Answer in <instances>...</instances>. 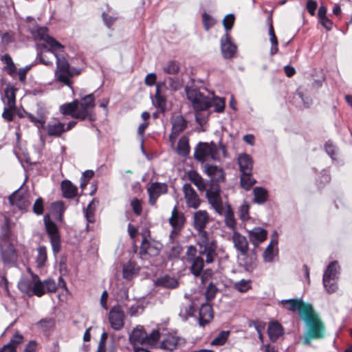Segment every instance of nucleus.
<instances>
[{"label": "nucleus", "mask_w": 352, "mask_h": 352, "mask_svg": "<svg viewBox=\"0 0 352 352\" xmlns=\"http://www.w3.org/2000/svg\"><path fill=\"white\" fill-rule=\"evenodd\" d=\"M202 166L204 173L210 178L206 197L215 212L219 214H222L224 209L221 196V186L219 183L225 182L226 173L222 168L217 165L205 164Z\"/></svg>", "instance_id": "nucleus-1"}, {"label": "nucleus", "mask_w": 352, "mask_h": 352, "mask_svg": "<svg viewBox=\"0 0 352 352\" xmlns=\"http://www.w3.org/2000/svg\"><path fill=\"white\" fill-rule=\"evenodd\" d=\"M185 93L196 112L206 111L212 105L210 98L200 92L192 78L185 86Z\"/></svg>", "instance_id": "nucleus-2"}, {"label": "nucleus", "mask_w": 352, "mask_h": 352, "mask_svg": "<svg viewBox=\"0 0 352 352\" xmlns=\"http://www.w3.org/2000/svg\"><path fill=\"white\" fill-rule=\"evenodd\" d=\"M60 112L65 116H69L75 119L85 120L88 116V95L80 100L75 99L72 102L60 105Z\"/></svg>", "instance_id": "nucleus-3"}, {"label": "nucleus", "mask_w": 352, "mask_h": 352, "mask_svg": "<svg viewBox=\"0 0 352 352\" xmlns=\"http://www.w3.org/2000/svg\"><path fill=\"white\" fill-rule=\"evenodd\" d=\"M197 245L199 248L197 252L201 256H206V263L207 264L214 263L218 256L217 243L216 240L210 239L207 231L201 233L197 241Z\"/></svg>", "instance_id": "nucleus-4"}, {"label": "nucleus", "mask_w": 352, "mask_h": 352, "mask_svg": "<svg viewBox=\"0 0 352 352\" xmlns=\"http://www.w3.org/2000/svg\"><path fill=\"white\" fill-rule=\"evenodd\" d=\"M208 157L214 161H219V149L215 142H199L195 148L194 158L204 164Z\"/></svg>", "instance_id": "nucleus-5"}, {"label": "nucleus", "mask_w": 352, "mask_h": 352, "mask_svg": "<svg viewBox=\"0 0 352 352\" xmlns=\"http://www.w3.org/2000/svg\"><path fill=\"white\" fill-rule=\"evenodd\" d=\"M307 314L302 318L308 327L307 336L311 339H318L323 338L324 327L322 322L315 314L314 309L305 311Z\"/></svg>", "instance_id": "nucleus-6"}, {"label": "nucleus", "mask_w": 352, "mask_h": 352, "mask_svg": "<svg viewBox=\"0 0 352 352\" xmlns=\"http://www.w3.org/2000/svg\"><path fill=\"white\" fill-rule=\"evenodd\" d=\"M186 261L190 264V272L195 276L199 277L204 267V260L199 254H197V249L190 245L188 247L186 252Z\"/></svg>", "instance_id": "nucleus-7"}, {"label": "nucleus", "mask_w": 352, "mask_h": 352, "mask_svg": "<svg viewBox=\"0 0 352 352\" xmlns=\"http://www.w3.org/2000/svg\"><path fill=\"white\" fill-rule=\"evenodd\" d=\"M44 221L45 230L50 238L53 253L54 255H56L61 250V240L59 230L56 224L49 217H45Z\"/></svg>", "instance_id": "nucleus-8"}, {"label": "nucleus", "mask_w": 352, "mask_h": 352, "mask_svg": "<svg viewBox=\"0 0 352 352\" xmlns=\"http://www.w3.org/2000/svg\"><path fill=\"white\" fill-rule=\"evenodd\" d=\"M125 318L124 311L119 304L113 306L108 314L110 326L115 331H120L124 327Z\"/></svg>", "instance_id": "nucleus-9"}, {"label": "nucleus", "mask_w": 352, "mask_h": 352, "mask_svg": "<svg viewBox=\"0 0 352 352\" xmlns=\"http://www.w3.org/2000/svg\"><path fill=\"white\" fill-rule=\"evenodd\" d=\"M55 57L56 58V79L58 81L68 85L70 83V77H72L69 64L65 58H60L58 54H56Z\"/></svg>", "instance_id": "nucleus-10"}, {"label": "nucleus", "mask_w": 352, "mask_h": 352, "mask_svg": "<svg viewBox=\"0 0 352 352\" xmlns=\"http://www.w3.org/2000/svg\"><path fill=\"white\" fill-rule=\"evenodd\" d=\"M285 307V308L292 312H298L301 318H303L305 314V311L309 309L311 310L313 307L310 304H305L301 298H291L283 300L280 302Z\"/></svg>", "instance_id": "nucleus-11"}, {"label": "nucleus", "mask_w": 352, "mask_h": 352, "mask_svg": "<svg viewBox=\"0 0 352 352\" xmlns=\"http://www.w3.org/2000/svg\"><path fill=\"white\" fill-rule=\"evenodd\" d=\"M0 256L4 265H14L16 263L18 254L14 245L11 242L1 246Z\"/></svg>", "instance_id": "nucleus-12"}, {"label": "nucleus", "mask_w": 352, "mask_h": 352, "mask_svg": "<svg viewBox=\"0 0 352 352\" xmlns=\"http://www.w3.org/2000/svg\"><path fill=\"white\" fill-rule=\"evenodd\" d=\"M186 205L188 208L197 209L201 204V200L190 184L186 183L182 187Z\"/></svg>", "instance_id": "nucleus-13"}, {"label": "nucleus", "mask_w": 352, "mask_h": 352, "mask_svg": "<svg viewBox=\"0 0 352 352\" xmlns=\"http://www.w3.org/2000/svg\"><path fill=\"white\" fill-rule=\"evenodd\" d=\"M221 51L225 59H230L235 55L237 47L231 41L228 32H226L221 38Z\"/></svg>", "instance_id": "nucleus-14"}, {"label": "nucleus", "mask_w": 352, "mask_h": 352, "mask_svg": "<svg viewBox=\"0 0 352 352\" xmlns=\"http://www.w3.org/2000/svg\"><path fill=\"white\" fill-rule=\"evenodd\" d=\"M168 191V186L166 183L153 182L148 188V203L151 206H155L158 197L166 194Z\"/></svg>", "instance_id": "nucleus-15"}, {"label": "nucleus", "mask_w": 352, "mask_h": 352, "mask_svg": "<svg viewBox=\"0 0 352 352\" xmlns=\"http://www.w3.org/2000/svg\"><path fill=\"white\" fill-rule=\"evenodd\" d=\"M277 232L274 231L273 234V238L272 239L270 244L267 246L263 254V260L265 262H272L274 257L278 255V250L277 248Z\"/></svg>", "instance_id": "nucleus-16"}, {"label": "nucleus", "mask_w": 352, "mask_h": 352, "mask_svg": "<svg viewBox=\"0 0 352 352\" xmlns=\"http://www.w3.org/2000/svg\"><path fill=\"white\" fill-rule=\"evenodd\" d=\"M210 302H207L201 305L199 311V324L204 327L208 324L213 318V309Z\"/></svg>", "instance_id": "nucleus-17"}, {"label": "nucleus", "mask_w": 352, "mask_h": 352, "mask_svg": "<svg viewBox=\"0 0 352 352\" xmlns=\"http://www.w3.org/2000/svg\"><path fill=\"white\" fill-rule=\"evenodd\" d=\"M267 236V231L261 227H255L252 230L248 231V237L250 241L255 248L263 243Z\"/></svg>", "instance_id": "nucleus-18"}, {"label": "nucleus", "mask_w": 352, "mask_h": 352, "mask_svg": "<svg viewBox=\"0 0 352 352\" xmlns=\"http://www.w3.org/2000/svg\"><path fill=\"white\" fill-rule=\"evenodd\" d=\"M162 87H166V83L164 82L157 83L155 100H153V104L159 109L161 113H164L166 110V99L161 94L160 90Z\"/></svg>", "instance_id": "nucleus-19"}, {"label": "nucleus", "mask_w": 352, "mask_h": 352, "mask_svg": "<svg viewBox=\"0 0 352 352\" xmlns=\"http://www.w3.org/2000/svg\"><path fill=\"white\" fill-rule=\"evenodd\" d=\"M232 242L234 247L239 251L241 255H246L248 250V242L246 237L239 232L234 231L232 235Z\"/></svg>", "instance_id": "nucleus-20"}, {"label": "nucleus", "mask_w": 352, "mask_h": 352, "mask_svg": "<svg viewBox=\"0 0 352 352\" xmlns=\"http://www.w3.org/2000/svg\"><path fill=\"white\" fill-rule=\"evenodd\" d=\"M193 226L199 232V235L204 230V228L209 221L208 213L206 210H199L194 214Z\"/></svg>", "instance_id": "nucleus-21"}, {"label": "nucleus", "mask_w": 352, "mask_h": 352, "mask_svg": "<svg viewBox=\"0 0 352 352\" xmlns=\"http://www.w3.org/2000/svg\"><path fill=\"white\" fill-rule=\"evenodd\" d=\"M147 338L148 334L142 327L135 328L129 336V340L133 346L147 342Z\"/></svg>", "instance_id": "nucleus-22"}, {"label": "nucleus", "mask_w": 352, "mask_h": 352, "mask_svg": "<svg viewBox=\"0 0 352 352\" xmlns=\"http://www.w3.org/2000/svg\"><path fill=\"white\" fill-rule=\"evenodd\" d=\"M9 202L12 206H16L20 210H25L30 203L24 197V195L19 192V190L14 191L8 197Z\"/></svg>", "instance_id": "nucleus-23"}, {"label": "nucleus", "mask_w": 352, "mask_h": 352, "mask_svg": "<svg viewBox=\"0 0 352 352\" xmlns=\"http://www.w3.org/2000/svg\"><path fill=\"white\" fill-rule=\"evenodd\" d=\"M237 160L241 173H252L253 160L250 155L245 153L239 154Z\"/></svg>", "instance_id": "nucleus-24"}, {"label": "nucleus", "mask_w": 352, "mask_h": 352, "mask_svg": "<svg viewBox=\"0 0 352 352\" xmlns=\"http://www.w3.org/2000/svg\"><path fill=\"white\" fill-rule=\"evenodd\" d=\"M186 217L184 214L181 212H178L177 208L175 206L172 210L171 217L168 219V222L172 228H177L182 229L185 223Z\"/></svg>", "instance_id": "nucleus-25"}, {"label": "nucleus", "mask_w": 352, "mask_h": 352, "mask_svg": "<svg viewBox=\"0 0 352 352\" xmlns=\"http://www.w3.org/2000/svg\"><path fill=\"white\" fill-rule=\"evenodd\" d=\"M242 256L243 257L241 265L244 269L248 272L253 271L257 266V258L254 250H252L250 254L248 252L246 255Z\"/></svg>", "instance_id": "nucleus-26"}, {"label": "nucleus", "mask_w": 352, "mask_h": 352, "mask_svg": "<svg viewBox=\"0 0 352 352\" xmlns=\"http://www.w3.org/2000/svg\"><path fill=\"white\" fill-rule=\"evenodd\" d=\"M61 190L63 196L67 199H72L77 195L78 188L74 186L69 180H63L61 182Z\"/></svg>", "instance_id": "nucleus-27"}, {"label": "nucleus", "mask_w": 352, "mask_h": 352, "mask_svg": "<svg viewBox=\"0 0 352 352\" xmlns=\"http://www.w3.org/2000/svg\"><path fill=\"white\" fill-rule=\"evenodd\" d=\"M188 126L187 121L184 119L182 116H177L172 120V131L174 134L179 135L184 131Z\"/></svg>", "instance_id": "nucleus-28"}, {"label": "nucleus", "mask_w": 352, "mask_h": 352, "mask_svg": "<svg viewBox=\"0 0 352 352\" xmlns=\"http://www.w3.org/2000/svg\"><path fill=\"white\" fill-rule=\"evenodd\" d=\"M267 22L269 23V35L270 36V40L272 44L270 49V55L274 56L278 52V40L275 34L274 29L272 24V16H269L267 19Z\"/></svg>", "instance_id": "nucleus-29"}, {"label": "nucleus", "mask_w": 352, "mask_h": 352, "mask_svg": "<svg viewBox=\"0 0 352 352\" xmlns=\"http://www.w3.org/2000/svg\"><path fill=\"white\" fill-rule=\"evenodd\" d=\"M47 132L50 136L60 137L65 132V124L59 122L54 124H48L47 125Z\"/></svg>", "instance_id": "nucleus-30"}, {"label": "nucleus", "mask_w": 352, "mask_h": 352, "mask_svg": "<svg viewBox=\"0 0 352 352\" xmlns=\"http://www.w3.org/2000/svg\"><path fill=\"white\" fill-rule=\"evenodd\" d=\"M1 61L6 65L3 67L10 76H13L16 73V67L14 63L12 57L8 54H5L0 57Z\"/></svg>", "instance_id": "nucleus-31"}, {"label": "nucleus", "mask_w": 352, "mask_h": 352, "mask_svg": "<svg viewBox=\"0 0 352 352\" xmlns=\"http://www.w3.org/2000/svg\"><path fill=\"white\" fill-rule=\"evenodd\" d=\"M190 151L189 138L187 136L183 135L177 143V153L179 155L186 157L189 155Z\"/></svg>", "instance_id": "nucleus-32"}, {"label": "nucleus", "mask_w": 352, "mask_h": 352, "mask_svg": "<svg viewBox=\"0 0 352 352\" xmlns=\"http://www.w3.org/2000/svg\"><path fill=\"white\" fill-rule=\"evenodd\" d=\"M267 333L270 340L274 342L282 336L283 327L278 322H273L269 325Z\"/></svg>", "instance_id": "nucleus-33"}, {"label": "nucleus", "mask_w": 352, "mask_h": 352, "mask_svg": "<svg viewBox=\"0 0 352 352\" xmlns=\"http://www.w3.org/2000/svg\"><path fill=\"white\" fill-rule=\"evenodd\" d=\"M179 338L174 336H168L160 343V348L167 351H173L176 349Z\"/></svg>", "instance_id": "nucleus-34"}, {"label": "nucleus", "mask_w": 352, "mask_h": 352, "mask_svg": "<svg viewBox=\"0 0 352 352\" xmlns=\"http://www.w3.org/2000/svg\"><path fill=\"white\" fill-rule=\"evenodd\" d=\"M156 285L165 288L175 289L178 287L179 283L176 278L167 275L157 278Z\"/></svg>", "instance_id": "nucleus-35"}, {"label": "nucleus", "mask_w": 352, "mask_h": 352, "mask_svg": "<svg viewBox=\"0 0 352 352\" xmlns=\"http://www.w3.org/2000/svg\"><path fill=\"white\" fill-rule=\"evenodd\" d=\"M254 202L258 204H264L268 198L267 190L263 187H255L253 189Z\"/></svg>", "instance_id": "nucleus-36"}, {"label": "nucleus", "mask_w": 352, "mask_h": 352, "mask_svg": "<svg viewBox=\"0 0 352 352\" xmlns=\"http://www.w3.org/2000/svg\"><path fill=\"white\" fill-rule=\"evenodd\" d=\"M55 320L53 318L41 319L36 323V326L45 333H49L53 331L55 327Z\"/></svg>", "instance_id": "nucleus-37"}, {"label": "nucleus", "mask_w": 352, "mask_h": 352, "mask_svg": "<svg viewBox=\"0 0 352 352\" xmlns=\"http://www.w3.org/2000/svg\"><path fill=\"white\" fill-rule=\"evenodd\" d=\"M37 256L36 257V263L38 268H42L45 265L47 261V248L41 245L37 248Z\"/></svg>", "instance_id": "nucleus-38"}, {"label": "nucleus", "mask_w": 352, "mask_h": 352, "mask_svg": "<svg viewBox=\"0 0 352 352\" xmlns=\"http://www.w3.org/2000/svg\"><path fill=\"white\" fill-rule=\"evenodd\" d=\"M256 182V179L252 177V173H241L240 184L243 189L245 190H250Z\"/></svg>", "instance_id": "nucleus-39"}, {"label": "nucleus", "mask_w": 352, "mask_h": 352, "mask_svg": "<svg viewBox=\"0 0 352 352\" xmlns=\"http://www.w3.org/2000/svg\"><path fill=\"white\" fill-rule=\"evenodd\" d=\"M16 89L9 86L5 89V97L7 99V105L10 109H16Z\"/></svg>", "instance_id": "nucleus-40"}, {"label": "nucleus", "mask_w": 352, "mask_h": 352, "mask_svg": "<svg viewBox=\"0 0 352 352\" xmlns=\"http://www.w3.org/2000/svg\"><path fill=\"white\" fill-rule=\"evenodd\" d=\"M32 275L34 280L32 287V294L38 297H41L45 294L44 283L39 280L38 275L34 274H32Z\"/></svg>", "instance_id": "nucleus-41"}, {"label": "nucleus", "mask_w": 352, "mask_h": 352, "mask_svg": "<svg viewBox=\"0 0 352 352\" xmlns=\"http://www.w3.org/2000/svg\"><path fill=\"white\" fill-rule=\"evenodd\" d=\"M225 224L228 228L234 232L235 231L236 221L234 219V212L229 204L227 205V210L225 212Z\"/></svg>", "instance_id": "nucleus-42"}, {"label": "nucleus", "mask_w": 352, "mask_h": 352, "mask_svg": "<svg viewBox=\"0 0 352 352\" xmlns=\"http://www.w3.org/2000/svg\"><path fill=\"white\" fill-rule=\"evenodd\" d=\"M50 46V49L47 52H52L56 56V54H58L57 52L60 51L63 52L65 47L60 42L56 41L54 37L50 36L47 38V41H45Z\"/></svg>", "instance_id": "nucleus-43"}, {"label": "nucleus", "mask_w": 352, "mask_h": 352, "mask_svg": "<svg viewBox=\"0 0 352 352\" xmlns=\"http://www.w3.org/2000/svg\"><path fill=\"white\" fill-rule=\"evenodd\" d=\"M322 283L328 294L334 293L338 289L336 278H327V275L323 276Z\"/></svg>", "instance_id": "nucleus-44"}, {"label": "nucleus", "mask_w": 352, "mask_h": 352, "mask_svg": "<svg viewBox=\"0 0 352 352\" xmlns=\"http://www.w3.org/2000/svg\"><path fill=\"white\" fill-rule=\"evenodd\" d=\"M219 289H218L217 285L212 281H210L208 286L206 287L204 292V296L206 301H212L215 298L217 294L219 292Z\"/></svg>", "instance_id": "nucleus-45"}, {"label": "nucleus", "mask_w": 352, "mask_h": 352, "mask_svg": "<svg viewBox=\"0 0 352 352\" xmlns=\"http://www.w3.org/2000/svg\"><path fill=\"white\" fill-rule=\"evenodd\" d=\"M180 70V63L175 60H170L167 62L163 67L164 73L168 74H177Z\"/></svg>", "instance_id": "nucleus-46"}, {"label": "nucleus", "mask_w": 352, "mask_h": 352, "mask_svg": "<svg viewBox=\"0 0 352 352\" xmlns=\"http://www.w3.org/2000/svg\"><path fill=\"white\" fill-rule=\"evenodd\" d=\"M135 273V263L133 261H129L122 267V277L125 279L130 280L133 278Z\"/></svg>", "instance_id": "nucleus-47"}, {"label": "nucleus", "mask_w": 352, "mask_h": 352, "mask_svg": "<svg viewBox=\"0 0 352 352\" xmlns=\"http://www.w3.org/2000/svg\"><path fill=\"white\" fill-rule=\"evenodd\" d=\"M31 33L35 38L40 41H46L47 38L50 36L48 34V29L46 27H38L36 30H32Z\"/></svg>", "instance_id": "nucleus-48"}, {"label": "nucleus", "mask_w": 352, "mask_h": 352, "mask_svg": "<svg viewBox=\"0 0 352 352\" xmlns=\"http://www.w3.org/2000/svg\"><path fill=\"white\" fill-rule=\"evenodd\" d=\"M34 283L30 280H23L19 283V289L21 292L28 296L32 295V287Z\"/></svg>", "instance_id": "nucleus-49"}, {"label": "nucleus", "mask_w": 352, "mask_h": 352, "mask_svg": "<svg viewBox=\"0 0 352 352\" xmlns=\"http://www.w3.org/2000/svg\"><path fill=\"white\" fill-rule=\"evenodd\" d=\"M338 268L339 266L336 261L331 262L326 267L323 276L327 275V278H336Z\"/></svg>", "instance_id": "nucleus-50"}, {"label": "nucleus", "mask_w": 352, "mask_h": 352, "mask_svg": "<svg viewBox=\"0 0 352 352\" xmlns=\"http://www.w3.org/2000/svg\"><path fill=\"white\" fill-rule=\"evenodd\" d=\"M52 208L54 212H56L58 214V219L60 221H61L66 209L65 203L63 201L54 202L52 204Z\"/></svg>", "instance_id": "nucleus-51"}, {"label": "nucleus", "mask_w": 352, "mask_h": 352, "mask_svg": "<svg viewBox=\"0 0 352 352\" xmlns=\"http://www.w3.org/2000/svg\"><path fill=\"white\" fill-rule=\"evenodd\" d=\"M229 331H221L218 336L212 341V344L217 346L223 345L229 336Z\"/></svg>", "instance_id": "nucleus-52"}, {"label": "nucleus", "mask_w": 352, "mask_h": 352, "mask_svg": "<svg viewBox=\"0 0 352 352\" xmlns=\"http://www.w3.org/2000/svg\"><path fill=\"white\" fill-rule=\"evenodd\" d=\"M24 341L23 336L19 331H16L10 338V342L6 345H10V347H14L16 349L17 346L22 344Z\"/></svg>", "instance_id": "nucleus-53"}, {"label": "nucleus", "mask_w": 352, "mask_h": 352, "mask_svg": "<svg viewBox=\"0 0 352 352\" xmlns=\"http://www.w3.org/2000/svg\"><path fill=\"white\" fill-rule=\"evenodd\" d=\"M234 287L239 292L245 293L251 289L250 280L242 279L240 281L236 282Z\"/></svg>", "instance_id": "nucleus-54"}, {"label": "nucleus", "mask_w": 352, "mask_h": 352, "mask_svg": "<svg viewBox=\"0 0 352 352\" xmlns=\"http://www.w3.org/2000/svg\"><path fill=\"white\" fill-rule=\"evenodd\" d=\"M25 115L29 119L30 122L34 123V124L38 129H43L45 124V120L43 118H37L34 115L27 111H24Z\"/></svg>", "instance_id": "nucleus-55"}, {"label": "nucleus", "mask_w": 352, "mask_h": 352, "mask_svg": "<svg viewBox=\"0 0 352 352\" xmlns=\"http://www.w3.org/2000/svg\"><path fill=\"white\" fill-rule=\"evenodd\" d=\"M202 23L205 30L208 31L215 24V20L208 13L202 14Z\"/></svg>", "instance_id": "nucleus-56"}, {"label": "nucleus", "mask_w": 352, "mask_h": 352, "mask_svg": "<svg viewBox=\"0 0 352 352\" xmlns=\"http://www.w3.org/2000/svg\"><path fill=\"white\" fill-rule=\"evenodd\" d=\"M214 275V272L210 268L204 269L203 271L201 272V275H199V277H200V285H204L207 281L210 280Z\"/></svg>", "instance_id": "nucleus-57"}, {"label": "nucleus", "mask_w": 352, "mask_h": 352, "mask_svg": "<svg viewBox=\"0 0 352 352\" xmlns=\"http://www.w3.org/2000/svg\"><path fill=\"white\" fill-rule=\"evenodd\" d=\"M33 212L37 215H41L44 211V201L43 198L38 197L36 199L33 208Z\"/></svg>", "instance_id": "nucleus-58"}, {"label": "nucleus", "mask_w": 352, "mask_h": 352, "mask_svg": "<svg viewBox=\"0 0 352 352\" xmlns=\"http://www.w3.org/2000/svg\"><path fill=\"white\" fill-rule=\"evenodd\" d=\"M234 20L235 17L233 14H228L225 16V18L223 20V25L226 32H228L232 28Z\"/></svg>", "instance_id": "nucleus-59"}, {"label": "nucleus", "mask_w": 352, "mask_h": 352, "mask_svg": "<svg viewBox=\"0 0 352 352\" xmlns=\"http://www.w3.org/2000/svg\"><path fill=\"white\" fill-rule=\"evenodd\" d=\"M134 214L137 216L141 215L142 212V208L140 201L138 198H133L130 203Z\"/></svg>", "instance_id": "nucleus-60"}, {"label": "nucleus", "mask_w": 352, "mask_h": 352, "mask_svg": "<svg viewBox=\"0 0 352 352\" xmlns=\"http://www.w3.org/2000/svg\"><path fill=\"white\" fill-rule=\"evenodd\" d=\"M169 86L173 91H177L181 89L182 84L181 79L179 77H169L168 78Z\"/></svg>", "instance_id": "nucleus-61"}, {"label": "nucleus", "mask_w": 352, "mask_h": 352, "mask_svg": "<svg viewBox=\"0 0 352 352\" xmlns=\"http://www.w3.org/2000/svg\"><path fill=\"white\" fill-rule=\"evenodd\" d=\"M324 150L332 159L336 155V147L331 141H327L324 144Z\"/></svg>", "instance_id": "nucleus-62"}, {"label": "nucleus", "mask_w": 352, "mask_h": 352, "mask_svg": "<svg viewBox=\"0 0 352 352\" xmlns=\"http://www.w3.org/2000/svg\"><path fill=\"white\" fill-rule=\"evenodd\" d=\"M43 283H44L45 289L47 290V292H49V293L56 292V291L57 289V285H56V282L53 279L48 278V279L45 280L43 282Z\"/></svg>", "instance_id": "nucleus-63"}, {"label": "nucleus", "mask_w": 352, "mask_h": 352, "mask_svg": "<svg viewBox=\"0 0 352 352\" xmlns=\"http://www.w3.org/2000/svg\"><path fill=\"white\" fill-rule=\"evenodd\" d=\"M102 18L104 21V23L109 28H110L111 25L115 23V21L118 19V16H110L105 12H102Z\"/></svg>", "instance_id": "nucleus-64"}]
</instances>
